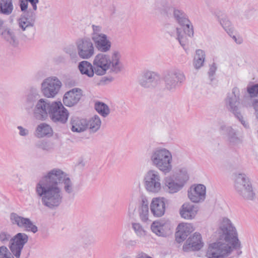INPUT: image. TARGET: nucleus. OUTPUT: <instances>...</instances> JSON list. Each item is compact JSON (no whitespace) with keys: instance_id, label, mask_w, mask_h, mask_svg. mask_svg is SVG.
I'll use <instances>...</instances> for the list:
<instances>
[{"instance_id":"1","label":"nucleus","mask_w":258,"mask_h":258,"mask_svg":"<svg viewBox=\"0 0 258 258\" xmlns=\"http://www.w3.org/2000/svg\"><path fill=\"white\" fill-rule=\"evenodd\" d=\"M62 184L64 192L71 195L75 189L69 176L59 168L49 171L36 186V192L41 197L42 204L50 209L59 207L63 200V194L59 184Z\"/></svg>"},{"instance_id":"2","label":"nucleus","mask_w":258,"mask_h":258,"mask_svg":"<svg viewBox=\"0 0 258 258\" xmlns=\"http://www.w3.org/2000/svg\"><path fill=\"white\" fill-rule=\"evenodd\" d=\"M220 229L221 231L226 242L218 241L209 244L206 252L208 258H221L230 254L233 249L237 250L239 255L242 251L241 243L237 237L235 228L233 226L230 220L224 218L221 222Z\"/></svg>"},{"instance_id":"3","label":"nucleus","mask_w":258,"mask_h":258,"mask_svg":"<svg viewBox=\"0 0 258 258\" xmlns=\"http://www.w3.org/2000/svg\"><path fill=\"white\" fill-rule=\"evenodd\" d=\"M121 57L118 50L113 51L110 55L106 52L98 53L93 61L96 75L103 76L108 70L115 73L120 72L122 68Z\"/></svg>"},{"instance_id":"4","label":"nucleus","mask_w":258,"mask_h":258,"mask_svg":"<svg viewBox=\"0 0 258 258\" xmlns=\"http://www.w3.org/2000/svg\"><path fill=\"white\" fill-rule=\"evenodd\" d=\"M152 164L164 174L169 173L172 169V154L165 148H154L150 154Z\"/></svg>"},{"instance_id":"5","label":"nucleus","mask_w":258,"mask_h":258,"mask_svg":"<svg viewBox=\"0 0 258 258\" xmlns=\"http://www.w3.org/2000/svg\"><path fill=\"white\" fill-rule=\"evenodd\" d=\"M234 188L237 194L244 199L252 200L254 199L255 194L251 183L245 174L240 173L236 175Z\"/></svg>"},{"instance_id":"6","label":"nucleus","mask_w":258,"mask_h":258,"mask_svg":"<svg viewBox=\"0 0 258 258\" xmlns=\"http://www.w3.org/2000/svg\"><path fill=\"white\" fill-rule=\"evenodd\" d=\"M91 40L94 43L95 47L101 52H107L111 48V42L109 37L102 33V27L92 25Z\"/></svg>"},{"instance_id":"7","label":"nucleus","mask_w":258,"mask_h":258,"mask_svg":"<svg viewBox=\"0 0 258 258\" xmlns=\"http://www.w3.org/2000/svg\"><path fill=\"white\" fill-rule=\"evenodd\" d=\"M239 90L237 87L233 88L232 93L228 94L227 95L225 100L226 105L228 110L233 112L243 126L245 128H248L249 126L248 124L244 120L238 108L239 104Z\"/></svg>"},{"instance_id":"8","label":"nucleus","mask_w":258,"mask_h":258,"mask_svg":"<svg viewBox=\"0 0 258 258\" xmlns=\"http://www.w3.org/2000/svg\"><path fill=\"white\" fill-rule=\"evenodd\" d=\"M162 178L159 172L154 169L148 171L144 176V183L146 189L152 193H158L161 189Z\"/></svg>"},{"instance_id":"9","label":"nucleus","mask_w":258,"mask_h":258,"mask_svg":"<svg viewBox=\"0 0 258 258\" xmlns=\"http://www.w3.org/2000/svg\"><path fill=\"white\" fill-rule=\"evenodd\" d=\"M78 55L83 59L91 58L95 53V46L91 38L84 37L78 39L76 42Z\"/></svg>"},{"instance_id":"10","label":"nucleus","mask_w":258,"mask_h":258,"mask_svg":"<svg viewBox=\"0 0 258 258\" xmlns=\"http://www.w3.org/2000/svg\"><path fill=\"white\" fill-rule=\"evenodd\" d=\"M185 80V77L181 71L174 69L168 72L165 76V87L170 92H174Z\"/></svg>"},{"instance_id":"11","label":"nucleus","mask_w":258,"mask_h":258,"mask_svg":"<svg viewBox=\"0 0 258 258\" xmlns=\"http://www.w3.org/2000/svg\"><path fill=\"white\" fill-rule=\"evenodd\" d=\"M62 84L56 77L45 79L41 84V92L45 97L54 98L59 92Z\"/></svg>"},{"instance_id":"12","label":"nucleus","mask_w":258,"mask_h":258,"mask_svg":"<svg viewBox=\"0 0 258 258\" xmlns=\"http://www.w3.org/2000/svg\"><path fill=\"white\" fill-rule=\"evenodd\" d=\"M51 109L49 117L53 122L62 124L67 122L69 113L61 102H52Z\"/></svg>"},{"instance_id":"13","label":"nucleus","mask_w":258,"mask_h":258,"mask_svg":"<svg viewBox=\"0 0 258 258\" xmlns=\"http://www.w3.org/2000/svg\"><path fill=\"white\" fill-rule=\"evenodd\" d=\"M174 0L156 1L151 6L152 12L156 15L169 16L175 7Z\"/></svg>"},{"instance_id":"14","label":"nucleus","mask_w":258,"mask_h":258,"mask_svg":"<svg viewBox=\"0 0 258 258\" xmlns=\"http://www.w3.org/2000/svg\"><path fill=\"white\" fill-rule=\"evenodd\" d=\"M28 236L24 233H18L11 239L10 249L16 258H19L24 245L28 242Z\"/></svg>"},{"instance_id":"15","label":"nucleus","mask_w":258,"mask_h":258,"mask_svg":"<svg viewBox=\"0 0 258 258\" xmlns=\"http://www.w3.org/2000/svg\"><path fill=\"white\" fill-rule=\"evenodd\" d=\"M52 102L45 99H39L33 110L34 116L40 120L45 119L50 115Z\"/></svg>"},{"instance_id":"16","label":"nucleus","mask_w":258,"mask_h":258,"mask_svg":"<svg viewBox=\"0 0 258 258\" xmlns=\"http://www.w3.org/2000/svg\"><path fill=\"white\" fill-rule=\"evenodd\" d=\"M204 243L203 241L201 234L195 232L189 236L183 245L182 249L185 252L191 251H198L204 246Z\"/></svg>"},{"instance_id":"17","label":"nucleus","mask_w":258,"mask_h":258,"mask_svg":"<svg viewBox=\"0 0 258 258\" xmlns=\"http://www.w3.org/2000/svg\"><path fill=\"white\" fill-rule=\"evenodd\" d=\"M221 134L225 136L229 145L235 146L242 143V139L237 136V132L232 126L222 124L219 128Z\"/></svg>"},{"instance_id":"18","label":"nucleus","mask_w":258,"mask_h":258,"mask_svg":"<svg viewBox=\"0 0 258 258\" xmlns=\"http://www.w3.org/2000/svg\"><path fill=\"white\" fill-rule=\"evenodd\" d=\"M159 81V76L157 73L147 71L143 73L139 80V83L144 88H152L158 85Z\"/></svg>"},{"instance_id":"19","label":"nucleus","mask_w":258,"mask_h":258,"mask_svg":"<svg viewBox=\"0 0 258 258\" xmlns=\"http://www.w3.org/2000/svg\"><path fill=\"white\" fill-rule=\"evenodd\" d=\"M206 186L201 184L193 185L188 190V197L194 203H199L204 201L206 198Z\"/></svg>"},{"instance_id":"20","label":"nucleus","mask_w":258,"mask_h":258,"mask_svg":"<svg viewBox=\"0 0 258 258\" xmlns=\"http://www.w3.org/2000/svg\"><path fill=\"white\" fill-rule=\"evenodd\" d=\"M82 96V90L77 88H74L64 94L63 103L67 106H73L79 102Z\"/></svg>"},{"instance_id":"21","label":"nucleus","mask_w":258,"mask_h":258,"mask_svg":"<svg viewBox=\"0 0 258 258\" xmlns=\"http://www.w3.org/2000/svg\"><path fill=\"white\" fill-rule=\"evenodd\" d=\"M10 220L12 225H16L20 228L32 231V221L29 218L22 217L15 212L10 214Z\"/></svg>"},{"instance_id":"22","label":"nucleus","mask_w":258,"mask_h":258,"mask_svg":"<svg viewBox=\"0 0 258 258\" xmlns=\"http://www.w3.org/2000/svg\"><path fill=\"white\" fill-rule=\"evenodd\" d=\"M150 210L155 217L162 216L165 211L164 199L163 198H153L150 205Z\"/></svg>"},{"instance_id":"23","label":"nucleus","mask_w":258,"mask_h":258,"mask_svg":"<svg viewBox=\"0 0 258 258\" xmlns=\"http://www.w3.org/2000/svg\"><path fill=\"white\" fill-rule=\"evenodd\" d=\"M194 230L193 226L190 224H179L177 226V231L175 233L176 241L180 243L184 241Z\"/></svg>"},{"instance_id":"24","label":"nucleus","mask_w":258,"mask_h":258,"mask_svg":"<svg viewBox=\"0 0 258 258\" xmlns=\"http://www.w3.org/2000/svg\"><path fill=\"white\" fill-rule=\"evenodd\" d=\"M165 188L170 194H175L180 190L184 185L180 181L176 180L174 176H169L165 180Z\"/></svg>"},{"instance_id":"25","label":"nucleus","mask_w":258,"mask_h":258,"mask_svg":"<svg viewBox=\"0 0 258 258\" xmlns=\"http://www.w3.org/2000/svg\"><path fill=\"white\" fill-rule=\"evenodd\" d=\"M197 212V207L188 203L184 204L180 210V214L181 217L187 220L194 219Z\"/></svg>"},{"instance_id":"26","label":"nucleus","mask_w":258,"mask_h":258,"mask_svg":"<svg viewBox=\"0 0 258 258\" xmlns=\"http://www.w3.org/2000/svg\"><path fill=\"white\" fill-rule=\"evenodd\" d=\"M151 229L157 235L164 237L166 236L169 227L168 224L164 222L155 221L152 224Z\"/></svg>"},{"instance_id":"27","label":"nucleus","mask_w":258,"mask_h":258,"mask_svg":"<svg viewBox=\"0 0 258 258\" xmlns=\"http://www.w3.org/2000/svg\"><path fill=\"white\" fill-rule=\"evenodd\" d=\"M78 69L81 74L85 75L89 78H92L96 74L94 66L91 62L83 60L78 65Z\"/></svg>"},{"instance_id":"28","label":"nucleus","mask_w":258,"mask_h":258,"mask_svg":"<svg viewBox=\"0 0 258 258\" xmlns=\"http://www.w3.org/2000/svg\"><path fill=\"white\" fill-rule=\"evenodd\" d=\"M32 11L29 10L27 12H24L18 19L19 26L23 31L32 26Z\"/></svg>"},{"instance_id":"29","label":"nucleus","mask_w":258,"mask_h":258,"mask_svg":"<svg viewBox=\"0 0 258 258\" xmlns=\"http://www.w3.org/2000/svg\"><path fill=\"white\" fill-rule=\"evenodd\" d=\"M22 102L23 108L30 113L32 110V87L30 86L25 91Z\"/></svg>"},{"instance_id":"30","label":"nucleus","mask_w":258,"mask_h":258,"mask_svg":"<svg viewBox=\"0 0 258 258\" xmlns=\"http://www.w3.org/2000/svg\"><path fill=\"white\" fill-rule=\"evenodd\" d=\"M71 130L73 132L81 133L87 130V120L73 117L71 118Z\"/></svg>"},{"instance_id":"31","label":"nucleus","mask_w":258,"mask_h":258,"mask_svg":"<svg viewBox=\"0 0 258 258\" xmlns=\"http://www.w3.org/2000/svg\"><path fill=\"white\" fill-rule=\"evenodd\" d=\"M170 35L171 37H175L183 48H184L188 43V36L184 32H183L182 29L180 28H175L173 31L170 33Z\"/></svg>"},{"instance_id":"32","label":"nucleus","mask_w":258,"mask_h":258,"mask_svg":"<svg viewBox=\"0 0 258 258\" xmlns=\"http://www.w3.org/2000/svg\"><path fill=\"white\" fill-rule=\"evenodd\" d=\"M172 13L174 19L179 25L189 22L188 16L182 10L175 7L173 8Z\"/></svg>"},{"instance_id":"33","label":"nucleus","mask_w":258,"mask_h":258,"mask_svg":"<svg viewBox=\"0 0 258 258\" xmlns=\"http://www.w3.org/2000/svg\"><path fill=\"white\" fill-rule=\"evenodd\" d=\"M217 20L224 29V30L230 35L233 34L235 28L229 19L226 16H219L216 15Z\"/></svg>"},{"instance_id":"34","label":"nucleus","mask_w":258,"mask_h":258,"mask_svg":"<svg viewBox=\"0 0 258 258\" xmlns=\"http://www.w3.org/2000/svg\"><path fill=\"white\" fill-rule=\"evenodd\" d=\"M101 121L100 117L95 115L89 120H87V129H88L90 133H95L100 128Z\"/></svg>"},{"instance_id":"35","label":"nucleus","mask_w":258,"mask_h":258,"mask_svg":"<svg viewBox=\"0 0 258 258\" xmlns=\"http://www.w3.org/2000/svg\"><path fill=\"white\" fill-rule=\"evenodd\" d=\"M172 176H174L176 178V180L180 181L184 185L189 178L187 168L184 166L179 167L177 172Z\"/></svg>"},{"instance_id":"36","label":"nucleus","mask_w":258,"mask_h":258,"mask_svg":"<svg viewBox=\"0 0 258 258\" xmlns=\"http://www.w3.org/2000/svg\"><path fill=\"white\" fill-rule=\"evenodd\" d=\"M140 217L143 222L148 220L149 216V202L146 198L142 199L141 206L139 209Z\"/></svg>"},{"instance_id":"37","label":"nucleus","mask_w":258,"mask_h":258,"mask_svg":"<svg viewBox=\"0 0 258 258\" xmlns=\"http://www.w3.org/2000/svg\"><path fill=\"white\" fill-rule=\"evenodd\" d=\"M205 53L202 49L196 50L194 59V65L196 69L201 68L204 64L205 60Z\"/></svg>"},{"instance_id":"38","label":"nucleus","mask_w":258,"mask_h":258,"mask_svg":"<svg viewBox=\"0 0 258 258\" xmlns=\"http://www.w3.org/2000/svg\"><path fill=\"white\" fill-rule=\"evenodd\" d=\"M13 10L12 0H0V13L10 15Z\"/></svg>"},{"instance_id":"39","label":"nucleus","mask_w":258,"mask_h":258,"mask_svg":"<svg viewBox=\"0 0 258 258\" xmlns=\"http://www.w3.org/2000/svg\"><path fill=\"white\" fill-rule=\"evenodd\" d=\"M52 130L51 126L45 123L40 124L37 128V135L39 137L51 136Z\"/></svg>"},{"instance_id":"40","label":"nucleus","mask_w":258,"mask_h":258,"mask_svg":"<svg viewBox=\"0 0 258 258\" xmlns=\"http://www.w3.org/2000/svg\"><path fill=\"white\" fill-rule=\"evenodd\" d=\"M95 108L102 116L106 117L110 113V109L108 105L102 102H97L95 104Z\"/></svg>"},{"instance_id":"41","label":"nucleus","mask_w":258,"mask_h":258,"mask_svg":"<svg viewBox=\"0 0 258 258\" xmlns=\"http://www.w3.org/2000/svg\"><path fill=\"white\" fill-rule=\"evenodd\" d=\"M2 37L8 42L13 45L17 44L16 38L10 29H6L2 32Z\"/></svg>"},{"instance_id":"42","label":"nucleus","mask_w":258,"mask_h":258,"mask_svg":"<svg viewBox=\"0 0 258 258\" xmlns=\"http://www.w3.org/2000/svg\"><path fill=\"white\" fill-rule=\"evenodd\" d=\"M132 227L138 237L142 238L147 235V231L139 223H132Z\"/></svg>"},{"instance_id":"43","label":"nucleus","mask_w":258,"mask_h":258,"mask_svg":"<svg viewBox=\"0 0 258 258\" xmlns=\"http://www.w3.org/2000/svg\"><path fill=\"white\" fill-rule=\"evenodd\" d=\"M246 90L250 97H257L258 95V84L247 86Z\"/></svg>"},{"instance_id":"44","label":"nucleus","mask_w":258,"mask_h":258,"mask_svg":"<svg viewBox=\"0 0 258 258\" xmlns=\"http://www.w3.org/2000/svg\"><path fill=\"white\" fill-rule=\"evenodd\" d=\"M64 51L70 55L71 59L77 58L78 53L73 45H69L64 48Z\"/></svg>"},{"instance_id":"45","label":"nucleus","mask_w":258,"mask_h":258,"mask_svg":"<svg viewBox=\"0 0 258 258\" xmlns=\"http://www.w3.org/2000/svg\"><path fill=\"white\" fill-rule=\"evenodd\" d=\"M181 26H185V29H184V32L187 34V35L189 38H192L194 35V27L191 23L190 21L189 20V22L186 23L183 25H181Z\"/></svg>"},{"instance_id":"46","label":"nucleus","mask_w":258,"mask_h":258,"mask_svg":"<svg viewBox=\"0 0 258 258\" xmlns=\"http://www.w3.org/2000/svg\"><path fill=\"white\" fill-rule=\"evenodd\" d=\"M28 2L32 5V0H19V6L22 12L27 10Z\"/></svg>"},{"instance_id":"47","label":"nucleus","mask_w":258,"mask_h":258,"mask_svg":"<svg viewBox=\"0 0 258 258\" xmlns=\"http://www.w3.org/2000/svg\"><path fill=\"white\" fill-rule=\"evenodd\" d=\"M217 67L216 64L215 63H213L211 66H210L209 71L208 72L209 77L211 81L214 80V76Z\"/></svg>"},{"instance_id":"48","label":"nucleus","mask_w":258,"mask_h":258,"mask_svg":"<svg viewBox=\"0 0 258 258\" xmlns=\"http://www.w3.org/2000/svg\"><path fill=\"white\" fill-rule=\"evenodd\" d=\"M11 238L10 234L5 232H2L0 233V240L3 243L8 241Z\"/></svg>"},{"instance_id":"49","label":"nucleus","mask_w":258,"mask_h":258,"mask_svg":"<svg viewBox=\"0 0 258 258\" xmlns=\"http://www.w3.org/2000/svg\"><path fill=\"white\" fill-rule=\"evenodd\" d=\"M17 128L19 130V134L20 136L25 137L29 133L28 130L24 128L22 126H18Z\"/></svg>"},{"instance_id":"50","label":"nucleus","mask_w":258,"mask_h":258,"mask_svg":"<svg viewBox=\"0 0 258 258\" xmlns=\"http://www.w3.org/2000/svg\"><path fill=\"white\" fill-rule=\"evenodd\" d=\"M83 242L86 245H90L93 243V237L91 236H88L86 238H84Z\"/></svg>"},{"instance_id":"51","label":"nucleus","mask_w":258,"mask_h":258,"mask_svg":"<svg viewBox=\"0 0 258 258\" xmlns=\"http://www.w3.org/2000/svg\"><path fill=\"white\" fill-rule=\"evenodd\" d=\"M232 35V34H231L230 36L234 40V41L236 43H237L238 44H240L243 42V38H242V37L239 36H236L235 35Z\"/></svg>"},{"instance_id":"52","label":"nucleus","mask_w":258,"mask_h":258,"mask_svg":"<svg viewBox=\"0 0 258 258\" xmlns=\"http://www.w3.org/2000/svg\"><path fill=\"white\" fill-rule=\"evenodd\" d=\"M138 243V240H130L127 242L126 245V246L128 247H135L137 244Z\"/></svg>"},{"instance_id":"53","label":"nucleus","mask_w":258,"mask_h":258,"mask_svg":"<svg viewBox=\"0 0 258 258\" xmlns=\"http://www.w3.org/2000/svg\"><path fill=\"white\" fill-rule=\"evenodd\" d=\"M8 249L7 247L5 246H0V256H2V257L4 255V253H8ZM2 258V257H0Z\"/></svg>"},{"instance_id":"54","label":"nucleus","mask_w":258,"mask_h":258,"mask_svg":"<svg viewBox=\"0 0 258 258\" xmlns=\"http://www.w3.org/2000/svg\"><path fill=\"white\" fill-rule=\"evenodd\" d=\"M252 105L255 111H258V99H254L252 102Z\"/></svg>"},{"instance_id":"55","label":"nucleus","mask_w":258,"mask_h":258,"mask_svg":"<svg viewBox=\"0 0 258 258\" xmlns=\"http://www.w3.org/2000/svg\"><path fill=\"white\" fill-rule=\"evenodd\" d=\"M41 148L44 150H49L50 149L49 146L47 145L46 142H43L41 144Z\"/></svg>"},{"instance_id":"56","label":"nucleus","mask_w":258,"mask_h":258,"mask_svg":"<svg viewBox=\"0 0 258 258\" xmlns=\"http://www.w3.org/2000/svg\"><path fill=\"white\" fill-rule=\"evenodd\" d=\"M13 180H15V182H19L20 180V178L19 177L18 174L14 175L13 176Z\"/></svg>"},{"instance_id":"57","label":"nucleus","mask_w":258,"mask_h":258,"mask_svg":"<svg viewBox=\"0 0 258 258\" xmlns=\"http://www.w3.org/2000/svg\"><path fill=\"white\" fill-rule=\"evenodd\" d=\"M64 58L62 56H59L57 58V61L58 62H62V61H64Z\"/></svg>"},{"instance_id":"58","label":"nucleus","mask_w":258,"mask_h":258,"mask_svg":"<svg viewBox=\"0 0 258 258\" xmlns=\"http://www.w3.org/2000/svg\"><path fill=\"white\" fill-rule=\"evenodd\" d=\"M2 258H14L13 256H9L7 253H4L3 256Z\"/></svg>"},{"instance_id":"59","label":"nucleus","mask_w":258,"mask_h":258,"mask_svg":"<svg viewBox=\"0 0 258 258\" xmlns=\"http://www.w3.org/2000/svg\"><path fill=\"white\" fill-rule=\"evenodd\" d=\"M37 231V227L33 225V233Z\"/></svg>"},{"instance_id":"60","label":"nucleus","mask_w":258,"mask_h":258,"mask_svg":"<svg viewBox=\"0 0 258 258\" xmlns=\"http://www.w3.org/2000/svg\"><path fill=\"white\" fill-rule=\"evenodd\" d=\"M37 6L36 5L33 4V11H36L37 10Z\"/></svg>"},{"instance_id":"61","label":"nucleus","mask_w":258,"mask_h":258,"mask_svg":"<svg viewBox=\"0 0 258 258\" xmlns=\"http://www.w3.org/2000/svg\"><path fill=\"white\" fill-rule=\"evenodd\" d=\"M3 24H4L3 21L0 19V27H1Z\"/></svg>"},{"instance_id":"62","label":"nucleus","mask_w":258,"mask_h":258,"mask_svg":"<svg viewBox=\"0 0 258 258\" xmlns=\"http://www.w3.org/2000/svg\"><path fill=\"white\" fill-rule=\"evenodd\" d=\"M39 0H33V4L36 5L37 3H38Z\"/></svg>"},{"instance_id":"63","label":"nucleus","mask_w":258,"mask_h":258,"mask_svg":"<svg viewBox=\"0 0 258 258\" xmlns=\"http://www.w3.org/2000/svg\"><path fill=\"white\" fill-rule=\"evenodd\" d=\"M105 80H107V81H111V79H108V78H105Z\"/></svg>"},{"instance_id":"64","label":"nucleus","mask_w":258,"mask_h":258,"mask_svg":"<svg viewBox=\"0 0 258 258\" xmlns=\"http://www.w3.org/2000/svg\"><path fill=\"white\" fill-rule=\"evenodd\" d=\"M256 118L258 119V111H255Z\"/></svg>"}]
</instances>
